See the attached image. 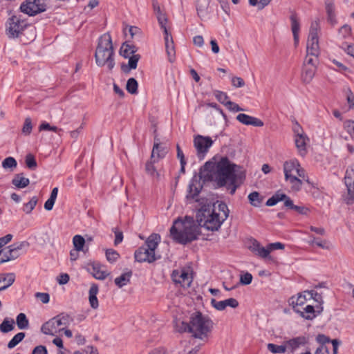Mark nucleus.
<instances>
[{
    "mask_svg": "<svg viewBox=\"0 0 354 354\" xmlns=\"http://www.w3.org/2000/svg\"><path fill=\"white\" fill-rule=\"evenodd\" d=\"M128 65L122 64L121 69L124 73H128L131 69H136L138 66V62L140 59V55L138 54L129 56Z\"/></svg>",
    "mask_w": 354,
    "mask_h": 354,
    "instance_id": "7c9ffc66",
    "label": "nucleus"
},
{
    "mask_svg": "<svg viewBox=\"0 0 354 354\" xmlns=\"http://www.w3.org/2000/svg\"><path fill=\"white\" fill-rule=\"evenodd\" d=\"M217 210L210 205H203L196 212V219L198 225L194 223L193 218L185 216V220L178 218L174 221L170 228V236L177 243L186 245L198 239L200 227L207 230L217 231L222 223L227 218L230 210L227 204L217 201Z\"/></svg>",
    "mask_w": 354,
    "mask_h": 354,
    "instance_id": "f257e3e1",
    "label": "nucleus"
},
{
    "mask_svg": "<svg viewBox=\"0 0 354 354\" xmlns=\"http://www.w3.org/2000/svg\"><path fill=\"white\" fill-rule=\"evenodd\" d=\"M58 328L59 326L56 325V319L53 317L42 325L41 330L46 335H53L57 332Z\"/></svg>",
    "mask_w": 354,
    "mask_h": 354,
    "instance_id": "c756f323",
    "label": "nucleus"
},
{
    "mask_svg": "<svg viewBox=\"0 0 354 354\" xmlns=\"http://www.w3.org/2000/svg\"><path fill=\"white\" fill-rule=\"evenodd\" d=\"M290 19L291 21V30L293 35L295 44H297L299 42V32L300 30V24L299 19L295 13H292Z\"/></svg>",
    "mask_w": 354,
    "mask_h": 354,
    "instance_id": "393cba45",
    "label": "nucleus"
},
{
    "mask_svg": "<svg viewBox=\"0 0 354 354\" xmlns=\"http://www.w3.org/2000/svg\"><path fill=\"white\" fill-rule=\"evenodd\" d=\"M129 32L132 39L134 37H140L142 35L140 29L136 26H130Z\"/></svg>",
    "mask_w": 354,
    "mask_h": 354,
    "instance_id": "774afa93",
    "label": "nucleus"
},
{
    "mask_svg": "<svg viewBox=\"0 0 354 354\" xmlns=\"http://www.w3.org/2000/svg\"><path fill=\"white\" fill-rule=\"evenodd\" d=\"M339 32L342 35L343 37H346L351 33V27L349 25L345 24L339 28Z\"/></svg>",
    "mask_w": 354,
    "mask_h": 354,
    "instance_id": "338daca9",
    "label": "nucleus"
},
{
    "mask_svg": "<svg viewBox=\"0 0 354 354\" xmlns=\"http://www.w3.org/2000/svg\"><path fill=\"white\" fill-rule=\"evenodd\" d=\"M212 306L218 310H223L227 306L236 308L239 306V301L234 298H229L223 301H216L215 299H211Z\"/></svg>",
    "mask_w": 354,
    "mask_h": 354,
    "instance_id": "4468645a",
    "label": "nucleus"
},
{
    "mask_svg": "<svg viewBox=\"0 0 354 354\" xmlns=\"http://www.w3.org/2000/svg\"><path fill=\"white\" fill-rule=\"evenodd\" d=\"M15 281V274L14 273H1L0 274V288L1 290H5L13 284Z\"/></svg>",
    "mask_w": 354,
    "mask_h": 354,
    "instance_id": "412c9836",
    "label": "nucleus"
},
{
    "mask_svg": "<svg viewBox=\"0 0 354 354\" xmlns=\"http://www.w3.org/2000/svg\"><path fill=\"white\" fill-rule=\"evenodd\" d=\"M73 243L75 249L77 251H81L83 250L84 246L85 239L81 235H75L73 238Z\"/></svg>",
    "mask_w": 354,
    "mask_h": 354,
    "instance_id": "09e8293b",
    "label": "nucleus"
},
{
    "mask_svg": "<svg viewBox=\"0 0 354 354\" xmlns=\"http://www.w3.org/2000/svg\"><path fill=\"white\" fill-rule=\"evenodd\" d=\"M236 120L245 125H252L258 127L263 126V122L261 120L245 113L237 115Z\"/></svg>",
    "mask_w": 354,
    "mask_h": 354,
    "instance_id": "dca6fc26",
    "label": "nucleus"
},
{
    "mask_svg": "<svg viewBox=\"0 0 354 354\" xmlns=\"http://www.w3.org/2000/svg\"><path fill=\"white\" fill-rule=\"evenodd\" d=\"M317 57H314L311 55H308V53H306V56L304 61V66H317Z\"/></svg>",
    "mask_w": 354,
    "mask_h": 354,
    "instance_id": "4d7b16f0",
    "label": "nucleus"
},
{
    "mask_svg": "<svg viewBox=\"0 0 354 354\" xmlns=\"http://www.w3.org/2000/svg\"><path fill=\"white\" fill-rule=\"evenodd\" d=\"M171 277L176 283H180L184 288H189L192 283V277L185 269L174 270Z\"/></svg>",
    "mask_w": 354,
    "mask_h": 354,
    "instance_id": "9d476101",
    "label": "nucleus"
},
{
    "mask_svg": "<svg viewBox=\"0 0 354 354\" xmlns=\"http://www.w3.org/2000/svg\"><path fill=\"white\" fill-rule=\"evenodd\" d=\"M158 160L154 158L153 160H151V157L150 158V160L147 161L145 164V171L147 174L154 176H156L157 177L159 176V174L156 171V169L154 167V163L156 162Z\"/></svg>",
    "mask_w": 354,
    "mask_h": 354,
    "instance_id": "58836bf2",
    "label": "nucleus"
},
{
    "mask_svg": "<svg viewBox=\"0 0 354 354\" xmlns=\"http://www.w3.org/2000/svg\"><path fill=\"white\" fill-rule=\"evenodd\" d=\"M32 126L31 119L27 118L25 119V122L22 128V133L26 135H29L32 131Z\"/></svg>",
    "mask_w": 354,
    "mask_h": 354,
    "instance_id": "13d9d810",
    "label": "nucleus"
},
{
    "mask_svg": "<svg viewBox=\"0 0 354 354\" xmlns=\"http://www.w3.org/2000/svg\"><path fill=\"white\" fill-rule=\"evenodd\" d=\"M96 64L98 66H107L109 71L115 66L114 49L112 39L109 32L102 35L98 40L95 53Z\"/></svg>",
    "mask_w": 354,
    "mask_h": 354,
    "instance_id": "7ed1b4c3",
    "label": "nucleus"
},
{
    "mask_svg": "<svg viewBox=\"0 0 354 354\" xmlns=\"http://www.w3.org/2000/svg\"><path fill=\"white\" fill-rule=\"evenodd\" d=\"M295 313L307 320H312L316 317L315 308L311 305H308L303 309H295Z\"/></svg>",
    "mask_w": 354,
    "mask_h": 354,
    "instance_id": "bb28decb",
    "label": "nucleus"
},
{
    "mask_svg": "<svg viewBox=\"0 0 354 354\" xmlns=\"http://www.w3.org/2000/svg\"><path fill=\"white\" fill-rule=\"evenodd\" d=\"M166 52L168 56L169 61L172 63L175 60V48L174 42L169 44H165Z\"/></svg>",
    "mask_w": 354,
    "mask_h": 354,
    "instance_id": "5fc2aeb1",
    "label": "nucleus"
},
{
    "mask_svg": "<svg viewBox=\"0 0 354 354\" xmlns=\"http://www.w3.org/2000/svg\"><path fill=\"white\" fill-rule=\"evenodd\" d=\"M226 107L234 112H238L241 111H243L242 108H241L239 104H236L235 102H233L230 100H228L226 103Z\"/></svg>",
    "mask_w": 354,
    "mask_h": 354,
    "instance_id": "69168bd1",
    "label": "nucleus"
},
{
    "mask_svg": "<svg viewBox=\"0 0 354 354\" xmlns=\"http://www.w3.org/2000/svg\"><path fill=\"white\" fill-rule=\"evenodd\" d=\"M250 204L254 207H259L263 201V198L257 192H253L248 195Z\"/></svg>",
    "mask_w": 354,
    "mask_h": 354,
    "instance_id": "ea45409f",
    "label": "nucleus"
},
{
    "mask_svg": "<svg viewBox=\"0 0 354 354\" xmlns=\"http://www.w3.org/2000/svg\"><path fill=\"white\" fill-rule=\"evenodd\" d=\"M209 4V0H196V8L198 16L204 15L207 13Z\"/></svg>",
    "mask_w": 354,
    "mask_h": 354,
    "instance_id": "e433bc0d",
    "label": "nucleus"
},
{
    "mask_svg": "<svg viewBox=\"0 0 354 354\" xmlns=\"http://www.w3.org/2000/svg\"><path fill=\"white\" fill-rule=\"evenodd\" d=\"M46 0H26L21 3L20 10L29 16H35L46 10Z\"/></svg>",
    "mask_w": 354,
    "mask_h": 354,
    "instance_id": "6e6552de",
    "label": "nucleus"
},
{
    "mask_svg": "<svg viewBox=\"0 0 354 354\" xmlns=\"http://www.w3.org/2000/svg\"><path fill=\"white\" fill-rule=\"evenodd\" d=\"M137 51L138 48L135 45L129 44L128 41H125L120 48V55L124 58H128L131 55H136L135 53Z\"/></svg>",
    "mask_w": 354,
    "mask_h": 354,
    "instance_id": "473e14b6",
    "label": "nucleus"
},
{
    "mask_svg": "<svg viewBox=\"0 0 354 354\" xmlns=\"http://www.w3.org/2000/svg\"><path fill=\"white\" fill-rule=\"evenodd\" d=\"M175 327H176V330L179 333H185V332L191 333L190 322L189 323H187V322H185L177 321L176 322Z\"/></svg>",
    "mask_w": 354,
    "mask_h": 354,
    "instance_id": "de8ad7c7",
    "label": "nucleus"
},
{
    "mask_svg": "<svg viewBox=\"0 0 354 354\" xmlns=\"http://www.w3.org/2000/svg\"><path fill=\"white\" fill-rule=\"evenodd\" d=\"M25 162H26V167L30 170H35L37 167V164L35 158L31 153H28L26 156Z\"/></svg>",
    "mask_w": 354,
    "mask_h": 354,
    "instance_id": "8fccbe9b",
    "label": "nucleus"
},
{
    "mask_svg": "<svg viewBox=\"0 0 354 354\" xmlns=\"http://www.w3.org/2000/svg\"><path fill=\"white\" fill-rule=\"evenodd\" d=\"M28 26L25 20L12 16L7 21L6 34L10 38L19 37Z\"/></svg>",
    "mask_w": 354,
    "mask_h": 354,
    "instance_id": "423d86ee",
    "label": "nucleus"
},
{
    "mask_svg": "<svg viewBox=\"0 0 354 354\" xmlns=\"http://www.w3.org/2000/svg\"><path fill=\"white\" fill-rule=\"evenodd\" d=\"M29 243L27 241H22L17 243H14L8 247V253L10 257V260H15L21 255V250L24 248H28Z\"/></svg>",
    "mask_w": 354,
    "mask_h": 354,
    "instance_id": "a211bd4d",
    "label": "nucleus"
},
{
    "mask_svg": "<svg viewBox=\"0 0 354 354\" xmlns=\"http://www.w3.org/2000/svg\"><path fill=\"white\" fill-rule=\"evenodd\" d=\"M285 207L290 209L295 210L301 215H308L310 212V209L306 206L294 205L292 200L290 197L285 201Z\"/></svg>",
    "mask_w": 354,
    "mask_h": 354,
    "instance_id": "cd10ccee",
    "label": "nucleus"
},
{
    "mask_svg": "<svg viewBox=\"0 0 354 354\" xmlns=\"http://www.w3.org/2000/svg\"><path fill=\"white\" fill-rule=\"evenodd\" d=\"M300 167L299 162L296 160H292L290 161H286L283 164V171L285 174V178L288 179L290 178L292 172L293 171H296Z\"/></svg>",
    "mask_w": 354,
    "mask_h": 354,
    "instance_id": "2f4dec72",
    "label": "nucleus"
},
{
    "mask_svg": "<svg viewBox=\"0 0 354 354\" xmlns=\"http://www.w3.org/2000/svg\"><path fill=\"white\" fill-rule=\"evenodd\" d=\"M106 257L109 262L113 263L118 259L120 254L113 249H107L106 250Z\"/></svg>",
    "mask_w": 354,
    "mask_h": 354,
    "instance_id": "3c124183",
    "label": "nucleus"
},
{
    "mask_svg": "<svg viewBox=\"0 0 354 354\" xmlns=\"http://www.w3.org/2000/svg\"><path fill=\"white\" fill-rule=\"evenodd\" d=\"M308 140L306 136L304 133H300L297 131L295 138V145L301 156H304L306 153V140Z\"/></svg>",
    "mask_w": 354,
    "mask_h": 354,
    "instance_id": "aec40b11",
    "label": "nucleus"
},
{
    "mask_svg": "<svg viewBox=\"0 0 354 354\" xmlns=\"http://www.w3.org/2000/svg\"><path fill=\"white\" fill-rule=\"evenodd\" d=\"M25 333L20 332L16 334L8 344V348L11 349L19 344L25 337Z\"/></svg>",
    "mask_w": 354,
    "mask_h": 354,
    "instance_id": "a18cd8bd",
    "label": "nucleus"
},
{
    "mask_svg": "<svg viewBox=\"0 0 354 354\" xmlns=\"http://www.w3.org/2000/svg\"><path fill=\"white\" fill-rule=\"evenodd\" d=\"M285 342L287 351L292 354L299 348L306 346L308 343V338L301 335L293 337Z\"/></svg>",
    "mask_w": 354,
    "mask_h": 354,
    "instance_id": "f8f14e48",
    "label": "nucleus"
},
{
    "mask_svg": "<svg viewBox=\"0 0 354 354\" xmlns=\"http://www.w3.org/2000/svg\"><path fill=\"white\" fill-rule=\"evenodd\" d=\"M305 292L310 297V298L313 299L315 301L318 302L319 304H322L323 300L322 297L320 294L315 292V290H306Z\"/></svg>",
    "mask_w": 354,
    "mask_h": 354,
    "instance_id": "052dcab7",
    "label": "nucleus"
},
{
    "mask_svg": "<svg viewBox=\"0 0 354 354\" xmlns=\"http://www.w3.org/2000/svg\"><path fill=\"white\" fill-rule=\"evenodd\" d=\"M287 181H289L291 185V189L292 191L298 192L301 189L302 185V181L297 176L294 175H290V178L286 179Z\"/></svg>",
    "mask_w": 354,
    "mask_h": 354,
    "instance_id": "a19ab883",
    "label": "nucleus"
},
{
    "mask_svg": "<svg viewBox=\"0 0 354 354\" xmlns=\"http://www.w3.org/2000/svg\"><path fill=\"white\" fill-rule=\"evenodd\" d=\"M17 166V160L13 157L6 158L2 162V167L4 169H9L13 171Z\"/></svg>",
    "mask_w": 354,
    "mask_h": 354,
    "instance_id": "49530a36",
    "label": "nucleus"
},
{
    "mask_svg": "<svg viewBox=\"0 0 354 354\" xmlns=\"http://www.w3.org/2000/svg\"><path fill=\"white\" fill-rule=\"evenodd\" d=\"M288 198L289 196L286 194L278 191L266 201V205L267 206H274L279 201H283L285 203Z\"/></svg>",
    "mask_w": 354,
    "mask_h": 354,
    "instance_id": "72a5a7b5",
    "label": "nucleus"
},
{
    "mask_svg": "<svg viewBox=\"0 0 354 354\" xmlns=\"http://www.w3.org/2000/svg\"><path fill=\"white\" fill-rule=\"evenodd\" d=\"M15 321L12 319L5 318L0 324V331L3 333H7L15 328Z\"/></svg>",
    "mask_w": 354,
    "mask_h": 354,
    "instance_id": "4c0bfd02",
    "label": "nucleus"
},
{
    "mask_svg": "<svg viewBox=\"0 0 354 354\" xmlns=\"http://www.w3.org/2000/svg\"><path fill=\"white\" fill-rule=\"evenodd\" d=\"M345 183L348 192L347 203L351 204L354 201V180L353 183H348L347 181L346 180Z\"/></svg>",
    "mask_w": 354,
    "mask_h": 354,
    "instance_id": "864d4df0",
    "label": "nucleus"
},
{
    "mask_svg": "<svg viewBox=\"0 0 354 354\" xmlns=\"http://www.w3.org/2000/svg\"><path fill=\"white\" fill-rule=\"evenodd\" d=\"M131 276L132 271L130 270L122 274L120 277L115 278L114 282L118 288H122L129 283Z\"/></svg>",
    "mask_w": 354,
    "mask_h": 354,
    "instance_id": "f704fd0d",
    "label": "nucleus"
},
{
    "mask_svg": "<svg viewBox=\"0 0 354 354\" xmlns=\"http://www.w3.org/2000/svg\"><path fill=\"white\" fill-rule=\"evenodd\" d=\"M102 266L98 262H92L87 264V271L98 280H104L109 275V272L102 270Z\"/></svg>",
    "mask_w": 354,
    "mask_h": 354,
    "instance_id": "ddd939ff",
    "label": "nucleus"
},
{
    "mask_svg": "<svg viewBox=\"0 0 354 354\" xmlns=\"http://www.w3.org/2000/svg\"><path fill=\"white\" fill-rule=\"evenodd\" d=\"M46 0H26L21 3L20 10L29 16H35L46 10Z\"/></svg>",
    "mask_w": 354,
    "mask_h": 354,
    "instance_id": "0eeeda50",
    "label": "nucleus"
},
{
    "mask_svg": "<svg viewBox=\"0 0 354 354\" xmlns=\"http://www.w3.org/2000/svg\"><path fill=\"white\" fill-rule=\"evenodd\" d=\"M10 261L11 260L8 253V248L0 250V264Z\"/></svg>",
    "mask_w": 354,
    "mask_h": 354,
    "instance_id": "e2e57ef3",
    "label": "nucleus"
},
{
    "mask_svg": "<svg viewBox=\"0 0 354 354\" xmlns=\"http://www.w3.org/2000/svg\"><path fill=\"white\" fill-rule=\"evenodd\" d=\"M250 250L256 255L263 259L268 257L270 254L268 245H267L266 248H264L255 239L252 242V244L250 246Z\"/></svg>",
    "mask_w": 354,
    "mask_h": 354,
    "instance_id": "6ab92c4d",
    "label": "nucleus"
},
{
    "mask_svg": "<svg viewBox=\"0 0 354 354\" xmlns=\"http://www.w3.org/2000/svg\"><path fill=\"white\" fill-rule=\"evenodd\" d=\"M191 333L195 338L201 340L207 339L209 333L213 329L214 323L207 316L199 311L193 313L190 316Z\"/></svg>",
    "mask_w": 354,
    "mask_h": 354,
    "instance_id": "39448f33",
    "label": "nucleus"
},
{
    "mask_svg": "<svg viewBox=\"0 0 354 354\" xmlns=\"http://www.w3.org/2000/svg\"><path fill=\"white\" fill-rule=\"evenodd\" d=\"M316 71L317 66L303 65V70L301 73L302 82L305 84H309L313 79Z\"/></svg>",
    "mask_w": 354,
    "mask_h": 354,
    "instance_id": "4be33fe9",
    "label": "nucleus"
},
{
    "mask_svg": "<svg viewBox=\"0 0 354 354\" xmlns=\"http://www.w3.org/2000/svg\"><path fill=\"white\" fill-rule=\"evenodd\" d=\"M203 185L201 183V180L198 179L196 176H194L191 179L189 183L186 198L188 201L194 200L195 201H198L197 197L200 194Z\"/></svg>",
    "mask_w": 354,
    "mask_h": 354,
    "instance_id": "9b49d317",
    "label": "nucleus"
},
{
    "mask_svg": "<svg viewBox=\"0 0 354 354\" xmlns=\"http://www.w3.org/2000/svg\"><path fill=\"white\" fill-rule=\"evenodd\" d=\"M214 95L220 103L224 104L226 106V103L228 101L227 99L229 98L227 93L216 90L214 91Z\"/></svg>",
    "mask_w": 354,
    "mask_h": 354,
    "instance_id": "6e6d98bb",
    "label": "nucleus"
},
{
    "mask_svg": "<svg viewBox=\"0 0 354 354\" xmlns=\"http://www.w3.org/2000/svg\"><path fill=\"white\" fill-rule=\"evenodd\" d=\"M214 142L209 136L197 135L194 138V146L196 149V154L199 159H203Z\"/></svg>",
    "mask_w": 354,
    "mask_h": 354,
    "instance_id": "1a4fd4ad",
    "label": "nucleus"
},
{
    "mask_svg": "<svg viewBox=\"0 0 354 354\" xmlns=\"http://www.w3.org/2000/svg\"><path fill=\"white\" fill-rule=\"evenodd\" d=\"M325 8L328 22L332 25H335L337 23V20L335 12V5L333 0L325 1Z\"/></svg>",
    "mask_w": 354,
    "mask_h": 354,
    "instance_id": "c85d7f7f",
    "label": "nucleus"
},
{
    "mask_svg": "<svg viewBox=\"0 0 354 354\" xmlns=\"http://www.w3.org/2000/svg\"><path fill=\"white\" fill-rule=\"evenodd\" d=\"M16 324L18 328L20 330L27 329L29 326V321L26 315L23 313H19L17 316Z\"/></svg>",
    "mask_w": 354,
    "mask_h": 354,
    "instance_id": "c9c22d12",
    "label": "nucleus"
},
{
    "mask_svg": "<svg viewBox=\"0 0 354 354\" xmlns=\"http://www.w3.org/2000/svg\"><path fill=\"white\" fill-rule=\"evenodd\" d=\"M268 351L272 353H284L287 351L286 342L282 345L269 343L267 346Z\"/></svg>",
    "mask_w": 354,
    "mask_h": 354,
    "instance_id": "79ce46f5",
    "label": "nucleus"
},
{
    "mask_svg": "<svg viewBox=\"0 0 354 354\" xmlns=\"http://www.w3.org/2000/svg\"><path fill=\"white\" fill-rule=\"evenodd\" d=\"M167 152V149L161 146L160 138H158L157 136H155L154 144L151 155V160L156 158L157 160H158L159 159L163 158L165 156Z\"/></svg>",
    "mask_w": 354,
    "mask_h": 354,
    "instance_id": "f3484780",
    "label": "nucleus"
},
{
    "mask_svg": "<svg viewBox=\"0 0 354 354\" xmlns=\"http://www.w3.org/2000/svg\"><path fill=\"white\" fill-rule=\"evenodd\" d=\"M98 291L99 288L97 284L92 283L88 291V301L93 309H97L99 306V302L97 298Z\"/></svg>",
    "mask_w": 354,
    "mask_h": 354,
    "instance_id": "5701e85b",
    "label": "nucleus"
},
{
    "mask_svg": "<svg viewBox=\"0 0 354 354\" xmlns=\"http://www.w3.org/2000/svg\"><path fill=\"white\" fill-rule=\"evenodd\" d=\"M35 297L39 299L43 304H47L49 302L50 296L49 294L46 292H36L35 295Z\"/></svg>",
    "mask_w": 354,
    "mask_h": 354,
    "instance_id": "0e129e2a",
    "label": "nucleus"
},
{
    "mask_svg": "<svg viewBox=\"0 0 354 354\" xmlns=\"http://www.w3.org/2000/svg\"><path fill=\"white\" fill-rule=\"evenodd\" d=\"M161 240L160 235L152 233L145 241V243L139 247L134 252L135 260L139 263H153L161 258L160 254H156L155 251Z\"/></svg>",
    "mask_w": 354,
    "mask_h": 354,
    "instance_id": "20e7f679",
    "label": "nucleus"
},
{
    "mask_svg": "<svg viewBox=\"0 0 354 354\" xmlns=\"http://www.w3.org/2000/svg\"><path fill=\"white\" fill-rule=\"evenodd\" d=\"M56 319V325L59 327L61 326H67L71 321V317L68 314L62 313L55 317Z\"/></svg>",
    "mask_w": 354,
    "mask_h": 354,
    "instance_id": "c03bdc74",
    "label": "nucleus"
},
{
    "mask_svg": "<svg viewBox=\"0 0 354 354\" xmlns=\"http://www.w3.org/2000/svg\"><path fill=\"white\" fill-rule=\"evenodd\" d=\"M138 84L136 80L133 77H131L127 80L126 89L131 94L138 93Z\"/></svg>",
    "mask_w": 354,
    "mask_h": 354,
    "instance_id": "37998d69",
    "label": "nucleus"
},
{
    "mask_svg": "<svg viewBox=\"0 0 354 354\" xmlns=\"http://www.w3.org/2000/svg\"><path fill=\"white\" fill-rule=\"evenodd\" d=\"M252 275L249 272H245L240 276V283L242 285H249L252 283Z\"/></svg>",
    "mask_w": 354,
    "mask_h": 354,
    "instance_id": "680f3d73",
    "label": "nucleus"
},
{
    "mask_svg": "<svg viewBox=\"0 0 354 354\" xmlns=\"http://www.w3.org/2000/svg\"><path fill=\"white\" fill-rule=\"evenodd\" d=\"M12 184L17 189H23L30 184V180L24 177V173H19L15 175Z\"/></svg>",
    "mask_w": 354,
    "mask_h": 354,
    "instance_id": "a878e982",
    "label": "nucleus"
},
{
    "mask_svg": "<svg viewBox=\"0 0 354 354\" xmlns=\"http://www.w3.org/2000/svg\"><path fill=\"white\" fill-rule=\"evenodd\" d=\"M203 167L201 177L205 181L214 182L218 187L226 185L228 182L234 184L237 177H244L243 173L238 176L235 174L238 165L231 162L227 156L222 157L217 162L208 161Z\"/></svg>",
    "mask_w": 354,
    "mask_h": 354,
    "instance_id": "f03ea898",
    "label": "nucleus"
},
{
    "mask_svg": "<svg viewBox=\"0 0 354 354\" xmlns=\"http://www.w3.org/2000/svg\"><path fill=\"white\" fill-rule=\"evenodd\" d=\"M37 198L36 196H33L29 202L24 204L23 210L26 214H30L35 208L37 203Z\"/></svg>",
    "mask_w": 354,
    "mask_h": 354,
    "instance_id": "603ef678",
    "label": "nucleus"
},
{
    "mask_svg": "<svg viewBox=\"0 0 354 354\" xmlns=\"http://www.w3.org/2000/svg\"><path fill=\"white\" fill-rule=\"evenodd\" d=\"M307 293L304 292L298 294L297 297L292 296L289 299V304L292 306L293 310L295 312V309L300 310L299 306H303L306 300Z\"/></svg>",
    "mask_w": 354,
    "mask_h": 354,
    "instance_id": "b1692460",
    "label": "nucleus"
},
{
    "mask_svg": "<svg viewBox=\"0 0 354 354\" xmlns=\"http://www.w3.org/2000/svg\"><path fill=\"white\" fill-rule=\"evenodd\" d=\"M306 53L308 55L318 57L319 54L318 36H309L306 45Z\"/></svg>",
    "mask_w": 354,
    "mask_h": 354,
    "instance_id": "2eb2a0df",
    "label": "nucleus"
},
{
    "mask_svg": "<svg viewBox=\"0 0 354 354\" xmlns=\"http://www.w3.org/2000/svg\"><path fill=\"white\" fill-rule=\"evenodd\" d=\"M156 15L161 29H167L166 24L167 22V18L165 14L163 12H160L156 14Z\"/></svg>",
    "mask_w": 354,
    "mask_h": 354,
    "instance_id": "bf43d9fd",
    "label": "nucleus"
}]
</instances>
